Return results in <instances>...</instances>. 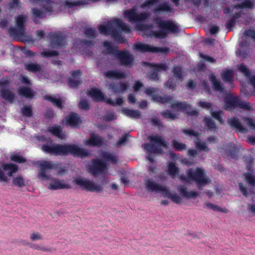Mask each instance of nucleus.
Instances as JSON below:
<instances>
[{"label":"nucleus","instance_id":"nucleus-22","mask_svg":"<svg viewBox=\"0 0 255 255\" xmlns=\"http://www.w3.org/2000/svg\"><path fill=\"white\" fill-rule=\"evenodd\" d=\"M177 190L182 196L188 199L195 198L198 194L195 191H188L186 187L184 185H180L177 188Z\"/></svg>","mask_w":255,"mask_h":255},{"label":"nucleus","instance_id":"nucleus-21","mask_svg":"<svg viewBox=\"0 0 255 255\" xmlns=\"http://www.w3.org/2000/svg\"><path fill=\"white\" fill-rule=\"evenodd\" d=\"M104 75L108 78L116 79H124L127 76L125 72L117 70H108L104 73Z\"/></svg>","mask_w":255,"mask_h":255},{"label":"nucleus","instance_id":"nucleus-59","mask_svg":"<svg viewBox=\"0 0 255 255\" xmlns=\"http://www.w3.org/2000/svg\"><path fill=\"white\" fill-rule=\"evenodd\" d=\"M81 82L79 80L73 79L69 78L68 80V86L73 89H77L80 84Z\"/></svg>","mask_w":255,"mask_h":255},{"label":"nucleus","instance_id":"nucleus-3","mask_svg":"<svg viewBox=\"0 0 255 255\" xmlns=\"http://www.w3.org/2000/svg\"><path fill=\"white\" fill-rule=\"evenodd\" d=\"M186 173V175H180L179 179L184 183L194 182L200 190H203V187L211 182L210 178L206 176L205 170L201 168L188 169Z\"/></svg>","mask_w":255,"mask_h":255},{"label":"nucleus","instance_id":"nucleus-33","mask_svg":"<svg viewBox=\"0 0 255 255\" xmlns=\"http://www.w3.org/2000/svg\"><path fill=\"white\" fill-rule=\"evenodd\" d=\"M24 66L26 70L32 73H36L42 71L41 66L37 63H25Z\"/></svg>","mask_w":255,"mask_h":255},{"label":"nucleus","instance_id":"nucleus-57","mask_svg":"<svg viewBox=\"0 0 255 255\" xmlns=\"http://www.w3.org/2000/svg\"><path fill=\"white\" fill-rule=\"evenodd\" d=\"M147 78L151 81H158L159 79L158 73L154 70L147 74Z\"/></svg>","mask_w":255,"mask_h":255},{"label":"nucleus","instance_id":"nucleus-12","mask_svg":"<svg viewBox=\"0 0 255 255\" xmlns=\"http://www.w3.org/2000/svg\"><path fill=\"white\" fill-rule=\"evenodd\" d=\"M116 57L119 59L122 65L131 67L134 61V57L132 54L128 50L119 51Z\"/></svg>","mask_w":255,"mask_h":255},{"label":"nucleus","instance_id":"nucleus-52","mask_svg":"<svg viewBox=\"0 0 255 255\" xmlns=\"http://www.w3.org/2000/svg\"><path fill=\"white\" fill-rule=\"evenodd\" d=\"M245 180L252 186H255V177L251 173L247 172L244 174Z\"/></svg>","mask_w":255,"mask_h":255},{"label":"nucleus","instance_id":"nucleus-35","mask_svg":"<svg viewBox=\"0 0 255 255\" xmlns=\"http://www.w3.org/2000/svg\"><path fill=\"white\" fill-rule=\"evenodd\" d=\"M203 208H207L208 209H211L215 211H219L224 213H228L229 212V210L227 208H221L218 206L217 205H214L211 203H204Z\"/></svg>","mask_w":255,"mask_h":255},{"label":"nucleus","instance_id":"nucleus-46","mask_svg":"<svg viewBox=\"0 0 255 255\" xmlns=\"http://www.w3.org/2000/svg\"><path fill=\"white\" fill-rule=\"evenodd\" d=\"M250 49L249 48L240 47L236 51L238 56L246 59L249 56Z\"/></svg>","mask_w":255,"mask_h":255},{"label":"nucleus","instance_id":"nucleus-50","mask_svg":"<svg viewBox=\"0 0 255 255\" xmlns=\"http://www.w3.org/2000/svg\"><path fill=\"white\" fill-rule=\"evenodd\" d=\"M59 55V52L55 50H44L41 52V55L42 57L47 58V57H51L53 56H57Z\"/></svg>","mask_w":255,"mask_h":255},{"label":"nucleus","instance_id":"nucleus-1","mask_svg":"<svg viewBox=\"0 0 255 255\" xmlns=\"http://www.w3.org/2000/svg\"><path fill=\"white\" fill-rule=\"evenodd\" d=\"M41 150L45 153L55 156H66L72 154L74 156L87 157L88 153L83 148L74 144H60L53 142L49 139L47 142L41 145Z\"/></svg>","mask_w":255,"mask_h":255},{"label":"nucleus","instance_id":"nucleus-40","mask_svg":"<svg viewBox=\"0 0 255 255\" xmlns=\"http://www.w3.org/2000/svg\"><path fill=\"white\" fill-rule=\"evenodd\" d=\"M172 73L176 80L182 81L183 80V74L181 67L177 66H174L172 69Z\"/></svg>","mask_w":255,"mask_h":255},{"label":"nucleus","instance_id":"nucleus-13","mask_svg":"<svg viewBox=\"0 0 255 255\" xmlns=\"http://www.w3.org/2000/svg\"><path fill=\"white\" fill-rule=\"evenodd\" d=\"M242 16V11H236L233 14L227 15L228 18L225 23V27L228 31L233 30V28L236 25L237 22L239 21V19Z\"/></svg>","mask_w":255,"mask_h":255},{"label":"nucleus","instance_id":"nucleus-45","mask_svg":"<svg viewBox=\"0 0 255 255\" xmlns=\"http://www.w3.org/2000/svg\"><path fill=\"white\" fill-rule=\"evenodd\" d=\"M12 184L13 185L18 187H22L25 186V180L24 178L21 176H17L12 179Z\"/></svg>","mask_w":255,"mask_h":255},{"label":"nucleus","instance_id":"nucleus-20","mask_svg":"<svg viewBox=\"0 0 255 255\" xmlns=\"http://www.w3.org/2000/svg\"><path fill=\"white\" fill-rule=\"evenodd\" d=\"M128 85L125 83H112L109 85V88L115 94L122 93L127 90Z\"/></svg>","mask_w":255,"mask_h":255},{"label":"nucleus","instance_id":"nucleus-54","mask_svg":"<svg viewBox=\"0 0 255 255\" xmlns=\"http://www.w3.org/2000/svg\"><path fill=\"white\" fill-rule=\"evenodd\" d=\"M172 146L177 151H182L186 149V145L181 142H179L175 140L172 141Z\"/></svg>","mask_w":255,"mask_h":255},{"label":"nucleus","instance_id":"nucleus-17","mask_svg":"<svg viewBox=\"0 0 255 255\" xmlns=\"http://www.w3.org/2000/svg\"><path fill=\"white\" fill-rule=\"evenodd\" d=\"M227 122L232 129H237L242 133H246L247 132V128L242 126L239 120L237 118L228 119Z\"/></svg>","mask_w":255,"mask_h":255},{"label":"nucleus","instance_id":"nucleus-51","mask_svg":"<svg viewBox=\"0 0 255 255\" xmlns=\"http://www.w3.org/2000/svg\"><path fill=\"white\" fill-rule=\"evenodd\" d=\"M10 159L12 161H13L18 163H23L26 162V159L20 155L19 154H15L11 155L10 157Z\"/></svg>","mask_w":255,"mask_h":255},{"label":"nucleus","instance_id":"nucleus-31","mask_svg":"<svg viewBox=\"0 0 255 255\" xmlns=\"http://www.w3.org/2000/svg\"><path fill=\"white\" fill-rule=\"evenodd\" d=\"M152 100L154 102L164 104L170 103L172 101L173 98L170 96L162 97L158 95L155 94L152 95Z\"/></svg>","mask_w":255,"mask_h":255},{"label":"nucleus","instance_id":"nucleus-2","mask_svg":"<svg viewBox=\"0 0 255 255\" xmlns=\"http://www.w3.org/2000/svg\"><path fill=\"white\" fill-rule=\"evenodd\" d=\"M100 33L104 35H111L117 41L124 43L125 39L121 36L118 30L126 33L130 31L129 27L122 19L116 18L108 22L107 25L100 24L98 26Z\"/></svg>","mask_w":255,"mask_h":255},{"label":"nucleus","instance_id":"nucleus-42","mask_svg":"<svg viewBox=\"0 0 255 255\" xmlns=\"http://www.w3.org/2000/svg\"><path fill=\"white\" fill-rule=\"evenodd\" d=\"M166 197L171 199L174 203L179 204L181 203V199L180 196L176 194H172L170 193L168 189H166L164 193Z\"/></svg>","mask_w":255,"mask_h":255},{"label":"nucleus","instance_id":"nucleus-49","mask_svg":"<svg viewBox=\"0 0 255 255\" xmlns=\"http://www.w3.org/2000/svg\"><path fill=\"white\" fill-rule=\"evenodd\" d=\"M25 21L26 18L23 15H18L16 18V27L25 30L24 23Z\"/></svg>","mask_w":255,"mask_h":255},{"label":"nucleus","instance_id":"nucleus-44","mask_svg":"<svg viewBox=\"0 0 255 255\" xmlns=\"http://www.w3.org/2000/svg\"><path fill=\"white\" fill-rule=\"evenodd\" d=\"M87 4H88V2L86 0H80L74 2L69 1L68 0L65 1V5L68 8H72L74 6L83 5Z\"/></svg>","mask_w":255,"mask_h":255},{"label":"nucleus","instance_id":"nucleus-6","mask_svg":"<svg viewBox=\"0 0 255 255\" xmlns=\"http://www.w3.org/2000/svg\"><path fill=\"white\" fill-rule=\"evenodd\" d=\"M133 49L135 51L141 53L150 52L153 53H167L170 51V49L168 47H159L153 46L139 42H136L134 44L133 47Z\"/></svg>","mask_w":255,"mask_h":255},{"label":"nucleus","instance_id":"nucleus-30","mask_svg":"<svg viewBox=\"0 0 255 255\" xmlns=\"http://www.w3.org/2000/svg\"><path fill=\"white\" fill-rule=\"evenodd\" d=\"M209 79L212 82L214 90L219 92L223 91L224 88L222 85L217 79L216 76L214 74H212L209 76Z\"/></svg>","mask_w":255,"mask_h":255},{"label":"nucleus","instance_id":"nucleus-14","mask_svg":"<svg viewBox=\"0 0 255 255\" xmlns=\"http://www.w3.org/2000/svg\"><path fill=\"white\" fill-rule=\"evenodd\" d=\"M145 187L149 192L161 193L164 194L167 187L155 183L154 181L147 179L145 181Z\"/></svg>","mask_w":255,"mask_h":255},{"label":"nucleus","instance_id":"nucleus-58","mask_svg":"<svg viewBox=\"0 0 255 255\" xmlns=\"http://www.w3.org/2000/svg\"><path fill=\"white\" fill-rule=\"evenodd\" d=\"M176 87V83L173 78L168 79L165 83V87L171 90H174Z\"/></svg>","mask_w":255,"mask_h":255},{"label":"nucleus","instance_id":"nucleus-60","mask_svg":"<svg viewBox=\"0 0 255 255\" xmlns=\"http://www.w3.org/2000/svg\"><path fill=\"white\" fill-rule=\"evenodd\" d=\"M78 106L80 109L86 111L90 109V105L87 100H81L79 103Z\"/></svg>","mask_w":255,"mask_h":255},{"label":"nucleus","instance_id":"nucleus-53","mask_svg":"<svg viewBox=\"0 0 255 255\" xmlns=\"http://www.w3.org/2000/svg\"><path fill=\"white\" fill-rule=\"evenodd\" d=\"M197 141L195 142V144L197 148L200 150L205 151H208L209 150V148L207 146L205 142L200 141L199 138H197Z\"/></svg>","mask_w":255,"mask_h":255},{"label":"nucleus","instance_id":"nucleus-7","mask_svg":"<svg viewBox=\"0 0 255 255\" xmlns=\"http://www.w3.org/2000/svg\"><path fill=\"white\" fill-rule=\"evenodd\" d=\"M73 182L80 186L83 190L88 191L100 192L102 191V188L100 185L96 184L93 181L85 178L78 177L74 179Z\"/></svg>","mask_w":255,"mask_h":255},{"label":"nucleus","instance_id":"nucleus-26","mask_svg":"<svg viewBox=\"0 0 255 255\" xmlns=\"http://www.w3.org/2000/svg\"><path fill=\"white\" fill-rule=\"evenodd\" d=\"M49 188L52 190H57L60 189H71L72 187L69 184L63 183L58 179H55L49 184Z\"/></svg>","mask_w":255,"mask_h":255},{"label":"nucleus","instance_id":"nucleus-23","mask_svg":"<svg viewBox=\"0 0 255 255\" xmlns=\"http://www.w3.org/2000/svg\"><path fill=\"white\" fill-rule=\"evenodd\" d=\"M103 45L105 47V49L103 51L104 54H111L116 56L118 52L120 51L118 50L117 47L114 46L111 42L105 41L103 42Z\"/></svg>","mask_w":255,"mask_h":255},{"label":"nucleus","instance_id":"nucleus-29","mask_svg":"<svg viewBox=\"0 0 255 255\" xmlns=\"http://www.w3.org/2000/svg\"><path fill=\"white\" fill-rule=\"evenodd\" d=\"M145 66H150L153 68L157 73L158 72L165 71L168 69V66L165 63H152L150 62H145Z\"/></svg>","mask_w":255,"mask_h":255},{"label":"nucleus","instance_id":"nucleus-5","mask_svg":"<svg viewBox=\"0 0 255 255\" xmlns=\"http://www.w3.org/2000/svg\"><path fill=\"white\" fill-rule=\"evenodd\" d=\"M151 144L146 143L142 146L146 150L151 153H162L163 150L161 147H167L166 141L160 136L157 135L149 136L148 137Z\"/></svg>","mask_w":255,"mask_h":255},{"label":"nucleus","instance_id":"nucleus-56","mask_svg":"<svg viewBox=\"0 0 255 255\" xmlns=\"http://www.w3.org/2000/svg\"><path fill=\"white\" fill-rule=\"evenodd\" d=\"M222 77L224 81L231 82L233 81L231 71L227 70L222 74Z\"/></svg>","mask_w":255,"mask_h":255},{"label":"nucleus","instance_id":"nucleus-19","mask_svg":"<svg viewBox=\"0 0 255 255\" xmlns=\"http://www.w3.org/2000/svg\"><path fill=\"white\" fill-rule=\"evenodd\" d=\"M103 143V138L94 133L90 134V139L85 142L86 145L92 146H101Z\"/></svg>","mask_w":255,"mask_h":255},{"label":"nucleus","instance_id":"nucleus-4","mask_svg":"<svg viewBox=\"0 0 255 255\" xmlns=\"http://www.w3.org/2000/svg\"><path fill=\"white\" fill-rule=\"evenodd\" d=\"M153 21L160 28L158 31H151L150 35L155 38L164 39L170 33L175 34L180 32L179 27L171 20H163L157 17L153 19Z\"/></svg>","mask_w":255,"mask_h":255},{"label":"nucleus","instance_id":"nucleus-63","mask_svg":"<svg viewBox=\"0 0 255 255\" xmlns=\"http://www.w3.org/2000/svg\"><path fill=\"white\" fill-rule=\"evenodd\" d=\"M221 111H212L211 114L215 119L218 120L221 124H223L224 121L221 115Z\"/></svg>","mask_w":255,"mask_h":255},{"label":"nucleus","instance_id":"nucleus-36","mask_svg":"<svg viewBox=\"0 0 255 255\" xmlns=\"http://www.w3.org/2000/svg\"><path fill=\"white\" fill-rule=\"evenodd\" d=\"M123 112L130 118L139 119L141 117L140 112L138 110L124 109Z\"/></svg>","mask_w":255,"mask_h":255},{"label":"nucleus","instance_id":"nucleus-43","mask_svg":"<svg viewBox=\"0 0 255 255\" xmlns=\"http://www.w3.org/2000/svg\"><path fill=\"white\" fill-rule=\"evenodd\" d=\"M168 174L171 175L172 178L178 175L179 173V169L176 166L175 163L172 162H170L168 166Z\"/></svg>","mask_w":255,"mask_h":255},{"label":"nucleus","instance_id":"nucleus-11","mask_svg":"<svg viewBox=\"0 0 255 255\" xmlns=\"http://www.w3.org/2000/svg\"><path fill=\"white\" fill-rule=\"evenodd\" d=\"M124 16L130 22H143L149 16V14L145 12L137 13L135 9L132 8L126 10L124 13Z\"/></svg>","mask_w":255,"mask_h":255},{"label":"nucleus","instance_id":"nucleus-47","mask_svg":"<svg viewBox=\"0 0 255 255\" xmlns=\"http://www.w3.org/2000/svg\"><path fill=\"white\" fill-rule=\"evenodd\" d=\"M84 33L89 38H94L98 35L95 28H87L85 29Z\"/></svg>","mask_w":255,"mask_h":255},{"label":"nucleus","instance_id":"nucleus-38","mask_svg":"<svg viewBox=\"0 0 255 255\" xmlns=\"http://www.w3.org/2000/svg\"><path fill=\"white\" fill-rule=\"evenodd\" d=\"M171 107L173 109L183 110L187 111L191 109V106L186 102H181L173 103L171 105Z\"/></svg>","mask_w":255,"mask_h":255},{"label":"nucleus","instance_id":"nucleus-48","mask_svg":"<svg viewBox=\"0 0 255 255\" xmlns=\"http://www.w3.org/2000/svg\"><path fill=\"white\" fill-rule=\"evenodd\" d=\"M204 122H205L206 127H207L209 129L216 130V126L215 123L212 119L205 117L204 119Z\"/></svg>","mask_w":255,"mask_h":255},{"label":"nucleus","instance_id":"nucleus-34","mask_svg":"<svg viewBox=\"0 0 255 255\" xmlns=\"http://www.w3.org/2000/svg\"><path fill=\"white\" fill-rule=\"evenodd\" d=\"M24 29L16 27H10L8 30V33L14 38H18L24 35Z\"/></svg>","mask_w":255,"mask_h":255},{"label":"nucleus","instance_id":"nucleus-39","mask_svg":"<svg viewBox=\"0 0 255 255\" xmlns=\"http://www.w3.org/2000/svg\"><path fill=\"white\" fill-rule=\"evenodd\" d=\"M102 156L104 159L107 161L110 162L113 164H116L117 162V157L112 153L108 152H103Z\"/></svg>","mask_w":255,"mask_h":255},{"label":"nucleus","instance_id":"nucleus-18","mask_svg":"<svg viewBox=\"0 0 255 255\" xmlns=\"http://www.w3.org/2000/svg\"><path fill=\"white\" fill-rule=\"evenodd\" d=\"M88 95L93 98L95 102H105L106 101V95L97 88L92 89L89 92Z\"/></svg>","mask_w":255,"mask_h":255},{"label":"nucleus","instance_id":"nucleus-27","mask_svg":"<svg viewBox=\"0 0 255 255\" xmlns=\"http://www.w3.org/2000/svg\"><path fill=\"white\" fill-rule=\"evenodd\" d=\"M1 168L3 170L8 171L7 175L9 177L12 176L13 174L18 171V166L12 163H3L1 165Z\"/></svg>","mask_w":255,"mask_h":255},{"label":"nucleus","instance_id":"nucleus-9","mask_svg":"<svg viewBox=\"0 0 255 255\" xmlns=\"http://www.w3.org/2000/svg\"><path fill=\"white\" fill-rule=\"evenodd\" d=\"M91 163L89 167V170L95 177L105 173L108 170L107 163L100 159H93L91 161Z\"/></svg>","mask_w":255,"mask_h":255},{"label":"nucleus","instance_id":"nucleus-64","mask_svg":"<svg viewBox=\"0 0 255 255\" xmlns=\"http://www.w3.org/2000/svg\"><path fill=\"white\" fill-rule=\"evenodd\" d=\"M32 13L34 17L42 18L44 16V12L41 9L37 8H33L31 9Z\"/></svg>","mask_w":255,"mask_h":255},{"label":"nucleus","instance_id":"nucleus-15","mask_svg":"<svg viewBox=\"0 0 255 255\" xmlns=\"http://www.w3.org/2000/svg\"><path fill=\"white\" fill-rule=\"evenodd\" d=\"M67 125L72 127H76L82 123L80 117L75 113H71L66 117Z\"/></svg>","mask_w":255,"mask_h":255},{"label":"nucleus","instance_id":"nucleus-28","mask_svg":"<svg viewBox=\"0 0 255 255\" xmlns=\"http://www.w3.org/2000/svg\"><path fill=\"white\" fill-rule=\"evenodd\" d=\"M1 97L9 103H12L14 101V94L9 89H1L0 90Z\"/></svg>","mask_w":255,"mask_h":255},{"label":"nucleus","instance_id":"nucleus-24","mask_svg":"<svg viewBox=\"0 0 255 255\" xmlns=\"http://www.w3.org/2000/svg\"><path fill=\"white\" fill-rule=\"evenodd\" d=\"M239 99L237 97L233 96L231 95L227 96L225 98V105L229 108H235L238 107Z\"/></svg>","mask_w":255,"mask_h":255},{"label":"nucleus","instance_id":"nucleus-25","mask_svg":"<svg viewBox=\"0 0 255 255\" xmlns=\"http://www.w3.org/2000/svg\"><path fill=\"white\" fill-rule=\"evenodd\" d=\"M18 94L22 97L32 99L34 96V91L29 87H20L18 89Z\"/></svg>","mask_w":255,"mask_h":255},{"label":"nucleus","instance_id":"nucleus-8","mask_svg":"<svg viewBox=\"0 0 255 255\" xmlns=\"http://www.w3.org/2000/svg\"><path fill=\"white\" fill-rule=\"evenodd\" d=\"M59 167V164L54 163L52 161H43L39 164L38 177L42 180L49 179V176L46 173L50 169H58Z\"/></svg>","mask_w":255,"mask_h":255},{"label":"nucleus","instance_id":"nucleus-37","mask_svg":"<svg viewBox=\"0 0 255 255\" xmlns=\"http://www.w3.org/2000/svg\"><path fill=\"white\" fill-rule=\"evenodd\" d=\"M47 131L56 137L59 138L61 137L62 129L60 126L54 125L49 126L47 128Z\"/></svg>","mask_w":255,"mask_h":255},{"label":"nucleus","instance_id":"nucleus-61","mask_svg":"<svg viewBox=\"0 0 255 255\" xmlns=\"http://www.w3.org/2000/svg\"><path fill=\"white\" fill-rule=\"evenodd\" d=\"M162 116L165 119H170L171 120H174L177 118V116L172 113L169 111H164L161 113Z\"/></svg>","mask_w":255,"mask_h":255},{"label":"nucleus","instance_id":"nucleus-55","mask_svg":"<svg viewBox=\"0 0 255 255\" xmlns=\"http://www.w3.org/2000/svg\"><path fill=\"white\" fill-rule=\"evenodd\" d=\"M21 114L23 116L30 117L32 116V111L30 106H24L21 109Z\"/></svg>","mask_w":255,"mask_h":255},{"label":"nucleus","instance_id":"nucleus-32","mask_svg":"<svg viewBox=\"0 0 255 255\" xmlns=\"http://www.w3.org/2000/svg\"><path fill=\"white\" fill-rule=\"evenodd\" d=\"M44 99L52 103L53 106H56L60 109H62L63 108L62 100L60 98L57 99L52 96L45 95L44 96Z\"/></svg>","mask_w":255,"mask_h":255},{"label":"nucleus","instance_id":"nucleus-16","mask_svg":"<svg viewBox=\"0 0 255 255\" xmlns=\"http://www.w3.org/2000/svg\"><path fill=\"white\" fill-rule=\"evenodd\" d=\"M153 11L157 14H160L164 12L171 13H174V8L167 2H164L156 5L153 9Z\"/></svg>","mask_w":255,"mask_h":255},{"label":"nucleus","instance_id":"nucleus-10","mask_svg":"<svg viewBox=\"0 0 255 255\" xmlns=\"http://www.w3.org/2000/svg\"><path fill=\"white\" fill-rule=\"evenodd\" d=\"M50 44L53 48L59 49L66 43V37L61 31L51 32L49 35Z\"/></svg>","mask_w":255,"mask_h":255},{"label":"nucleus","instance_id":"nucleus-41","mask_svg":"<svg viewBox=\"0 0 255 255\" xmlns=\"http://www.w3.org/2000/svg\"><path fill=\"white\" fill-rule=\"evenodd\" d=\"M253 6V4L250 0H244L242 2L235 4L234 8L237 9L246 8H252Z\"/></svg>","mask_w":255,"mask_h":255},{"label":"nucleus","instance_id":"nucleus-62","mask_svg":"<svg viewBox=\"0 0 255 255\" xmlns=\"http://www.w3.org/2000/svg\"><path fill=\"white\" fill-rule=\"evenodd\" d=\"M238 107L240 109H243L247 110H252V106L250 103L242 101H239V104Z\"/></svg>","mask_w":255,"mask_h":255}]
</instances>
